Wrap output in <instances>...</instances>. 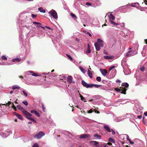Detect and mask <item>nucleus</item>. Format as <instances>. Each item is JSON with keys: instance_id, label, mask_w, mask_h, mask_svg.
Returning a JSON list of instances; mask_svg holds the SVG:
<instances>
[{"instance_id": "obj_1", "label": "nucleus", "mask_w": 147, "mask_h": 147, "mask_svg": "<svg viewBox=\"0 0 147 147\" xmlns=\"http://www.w3.org/2000/svg\"><path fill=\"white\" fill-rule=\"evenodd\" d=\"M103 41L100 39H97V41L94 44L96 50L99 51L100 49V47H103L104 46Z\"/></svg>"}, {"instance_id": "obj_2", "label": "nucleus", "mask_w": 147, "mask_h": 147, "mask_svg": "<svg viewBox=\"0 0 147 147\" xmlns=\"http://www.w3.org/2000/svg\"><path fill=\"white\" fill-rule=\"evenodd\" d=\"M109 18V20L111 23L114 25H119V24L115 23L114 21L112 20L115 19V17L114 16L112 13H108L107 14Z\"/></svg>"}, {"instance_id": "obj_3", "label": "nucleus", "mask_w": 147, "mask_h": 147, "mask_svg": "<svg viewBox=\"0 0 147 147\" xmlns=\"http://www.w3.org/2000/svg\"><path fill=\"white\" fill-rule=\"evenodd\" d=\"M137 53L136 51H129L126 54V56L127 57H129L134 55Z\"/></svg>"}, {"instance_id": "obj_4", "label": "nucleus", "mask_w": 147, "mask_h": 147, "mask_svg": "<svg viewBox=\"0 0 147 147\" xmlns=\"http://www.w3.org/2000/svg\"><path fill=\"white\" fill-rule=\"evenodd\" d=\"M49 13L54 18L56 19H57V14L55 10L52 9L51 10L49 11Z\"/></svg>"}, {"instance_id": "obj_5", "label": "nucleus", "mask_w": 147, "mask_h": 147, "mask_svg": "<svg viewBox=\"0 0 147 147\" xmlns=\"http://www.w3.org/2000/svg\"><path fill=\"white\" fill-rule=\"evenodd\" d=\"M22 112L23 114L25 115V117L28 119L29 120L32 116V115L29 113L26 110H23L22 111Z\"/></svg>"}, {"instance_id": "obj_6", "label": "nucleus", "mask_w": 147, "mask_h": 147, "mask_svg": "<svg viewBox=\"0 0 147 147\" xmlns=\"http://www.w3.org/2000/svg\"><path fill=\"white\" fill-rule=\"evenodd\" d=\"M125 116L129 118L130 121L132 122H133V120H134L135 118H136V116H134V115L130 113H127Z\"/></svg>"}, {"instance_id": "obj_7", "label": "nucleus", "mask_w": 147, "mask_h": 147, "mask_svg": "<svg viewBox=\"0 0 147 147\" xmlns=\"http://www.w3.org/2000/svg\"><path fill=\"white\" fill-rule=\"evenodd\" d=\"M45 135L44 133L42 131H40L36 135L34 136V138L40 139Z\"/></svg>"}, {"instance_id": "obj_8", "label": "nucleus", "mask_w": 147, "mask_h": 147, "mask_svg": "<svg viewBox=\"0 0 147 147\" xmlns=\"http://www.w3.org/2000/svg\"><path fill=\"white\" fill-rule=\"evenodd\" d=\"M114 89L116 91L118 92H121L122 94H125L126 93V91L127 90L125 88H121V89L115 88H114Z\"/></svg>"}, {"instance_id": "obj_9", "label": "nucleus", "mask_w": 147, "mask_h": 147, "mask_svg": "<svg viewBox=\"0 0 147 147\" xmlns=\"http://www.w3.org/2000/svg\"><path fill=\"white\" fill-rule=\"evenodd\" d=\"M37 34H38V37L40 38L43 37L45 36V34L39 28L38 29V32Z\"/></svg>"}, {"instance_id": "obj_10", "label": "nucleus", "mask_w": 147, "mask_h": 147, "mask_svg": "<svg viewBox=\"0 0 147 147\" xmlns=\"http://www.w3.org/2000/svg\"><path fill=\"white\" fill-rule=\"evenodd\" d=\"M30 73L32 74H31V76H33L36 77V76H39L38 75H37L36 74L34 73L33 72V71H29L26 72L25 73V74L26 75L29 76V75H30Z\"/></svg>"}, {"instance_id": "obj_11", "label": "nucleus", "mask_w": 147, "mask_h": 147, "mask_svg": "<svg viewBox=\"0 0 147 147\" xmlns=\"http://www.w3.org/2000/svg\"><path fill=\"white\" fill-rule=\"evenodd\" d=\"M82 85L84 86L86 88H91V84H89L87 83L84 80L82 81Z\"/></svg>"}, {"instance_id": "obj_12", "label": "nucleus", "mask_w": 147, "mask_h": 147, "mask_svg": "<svg viewBox=\"0 0 147 147\" xmlns=\"http://www.w3.org/2000/svg\"><path fill=\"white\" fill-rule=\"evenodd\" d=\"M20 91H19L21 94L23 95H24L25 97H26L28 96V94L27 92L24 90H20Z\"/></svg>"}, {"instance_id": "obj_13", "label": "nucleus", "mask_w": 147, "mask_h": 147, "mask_svg": "<svg viewBox=\"0 0 147 147\" xmlns=\"http://www.w3.org/2000/svg\"><path fill=\"white\" fill-rule=\"evenodd\" d=\"M33 23L37 27L39 28V27H41L43 28V29H44L45 27H42L41 26V24L40 23L35 22H33Z\"/></svg>"}, {"instance_id": "obj_14", "label": "nucleus", "mask_w": 147, "mask_h": 147, "mask_svg": "<svg viewBox=\"0 0 147 147\" xmlns=\"http://www.w3.org/2000/svg\"><path fill=\"white\" fill-rule=\"evenodd\" d=\"M67 81L68 82L69 84H71L73 82H72V78L71 76H69L67 77ZM74 83V82H73Z\"/></svg>"}, {"instance_id": "obj_15", "label": "nucleus", "mask_w": 147, "mask_h": 147, "mask_svg": "<svg viewBox=\"0 0 147 147\" xmlns=\"http://www.w3.org/2000/svg\"><path fill=\"white\" fill-rule=\"evenodd\" d=\"M100 71L102 74L104 76H106V74L107 73V71L105 69H100Z\"/></svg>"}, {"instance_id": "obj_16", "label": "nucleus", "mask_w": 147, "mask_h": 147, "mask_svg": "<svg viewBox=\"0 0 147 147\" xmlns=\"http://www.w3.org/2000/svg\"><path fill=\"white\" fill-rule=\"evenodd\" d=\"M31 113H34V114L38 117H39L40 116V115L39 113L36 111L34 110H32L30 111Z\"/></svg>"}, {"instance_id": "obj_17", "label": "nucleus", "mask_w": 147, "mask_h": 147, "mask_svg": "<svg viewBox=\"0 0 147 147\" xmlns=\"http://www.w3.org/2000/svg\"><path fill=\"white\" fill-rule=\"evenodd\" d=\"M104 127L107 131L108 132L111 131V129L108 125H105L104 126Z\"/></svg>"}, {"instance_id": "obj_18", "label": "nucleus", "mask_w": 147, "mask_h": 147, "mask_svg": "<svg viewBox=\"0 0 147 147\" xmlns=\"http://www.w3.org/2000/svg\"><path fill=\"white\" fill-rule=\"evenodd\" d=\"M134 109L135 110H136L138 111H139L140 110H142L143 109V108L141 107L138 106V107H135L134 108Z\"/></svg>"}, {"instance_id": "obj_19", "label": "nucleus", "mask_w": 147, "mask_h": 147, "mask_svg": "<svg viewBox=\"0 0 147 147\" xmlns=\"http://www.w3.org/2000/svg\"><path fill=\"white\" fill-rule=\"evenodd\" d=\"M90 136L88 134H84L80 136V138L81 139H84L86 138L89 137Z\"/></svg>"}, {"instance_id": "obj_20", "label": "nucleus", "mask_w": 147, "mask_h": 147, "mask_svg": "<svg viewBox=\"0 0 147 147\" xmlns=\"http://www.w3.org/2000/svg\"><path fill=\"white\" fill-rule=\"evenodd\" d=\"M122 119L120 117H117L114 119V121L117 122H120L122 121Z\"/></svg>"}, {"instance_id": "obj_21", "label": "nucleus", "mask_w": 147, "mask_h": 147, "mask_svg": "<svg viewBox=\"0 0 147 147\" xmlns=\"http://www.w3.org/2000/svg\"><path fill=\"white\" fill-rule=\"evenodd\" d=\"M88 76L90 78H92L93 77L91 71L89 70V69H88Z\"/></svg>"}, {"instance_id": "obj_22", "label": "nucleus", "mask_w": 147, "mask_h": 147, "mask_svg": "<svg viewBox=\"0 0 147 147\" xmlns=\"http://www.w3.org/2000/svg\"><path fill=\"white\" fill-rule=\"evenodd\" d=\"M90 144L91 145H97L98 144V142L96 141H92L90 142Z\"/></svg>"}, {"instance_id": "obj_23", "label": "nucleus", "mask_w": 147, "mask_h": 147, "mask_svg": "<svg viewBox=\"0 0 147 147\" xmlns=\"http://www.w3.org/2000/svg\"><path fill=\"white\" fill-rule=\"evenodd\" d=\"M101 86V85H100L91 84V88H92V87L94 86L96 88H98Z\"/></svg>"}, {"instance_id": "obj_24", "label": "nucleus", "mask_w": 147, "mask_h": 147, "mask_svg": "<svg viewBox=\"0 0 147 147\" xmlns=\"http://www.w3.org/2000/svg\"><path fill=\"white\" fill-rule=\"evenodd\" d=\"M38 10L40 12L45 13V10L43 9L42 7H40L38 8Z\"/></svg>"}, {"instance_id": "obj_25", "label": "nucleus", "mask_w": 147, "mask_h": 147, "mask_svg": "<svg viewBox=\"0 0 147 147\" xmlns=\"http://www.w3.org/2000/svg\"><path fill=\"white\" fill-rule=\"evenodd\" d=\"M114 57L113 56H109L107 55H105L104 56V58L106 59H111L113 58Z\"/></svg>"}, {"instance_id": "obj_26", "label": "nucleus", "mask_w": 147, "mask_h": 147, "mask_svg": "<svg viewBox=\"0 0 147 147\" xmlns=\"http://www.w3.org/2000/svg\"><path fill=\"white\" fill-rule=\"evenodd\" d=\"M108 140L110 142H111L113 143H115V140L111 138H109Z\"/></svg>"}, {"instance_id": "obj_27", "label": "nucleus", "mask_w": 147, "mask_h": 147, "mask_svg": "<svg viewBox=\"0 0 147 147\" xmlns=\"http://www.w3.org/2000/svg\"><path fill=\"white\" fill-rule=\"evenodd\" d=\"M122 86H125L127 88L129 86V84L127 83H123L122 84Z\"/></svg>"}, {"instance_id": "obj_28", "label": "nucleus", "mask_w": 147, "mask_h": 147, "mask_svg": "<svg viewBox=\"0 0 147 147\" xmlns=\"http://www.w3.org/2000/svg\"><path fill=\"white\" fill-rule=\"evenodd\" d=\"M94 137H96L97 138L100 139H101V136L100 135H99L98 134H95L94 135Z\"/></svg>"}, {"instance_id": "obj_29", "label": "nucleus", "mask_w": 147, "mask_h": 147, "mask_svg": "<svg viewBox=\"0 0 147 147\" xmlns=\"http://www.w3.org/2000/svg\"><path fill=\"white\" fill-rule=\"evenodd\" d=\"M124 73H125V75H127L128 74H129L131 73V71L129 69L128 70V71H126V70H125V71H124Z\"/></svg>"}, {"instance_id": "obj_30", "label": "nucleus", "mask_w": 147, "mask_h": 147, "mask_svg": "<svg viewBox=\"0 0 147 147\" xmlns=\"http://www.w3.org/2000/svg\"><path fill=\"white\" fill-rule=\"evenodd\" d=\"M11 103L10 101H8V102L7 103L6 102H5V103H4V104H1L2 105H6L7 106H9L11 104Z\"/></svg>"}, {"instance_id": "obj_31", "label": "nucleus", "mask_w": 147, "mask_h": 147, "mask_svg": "<svg viewBox=\"0 0 147 147\" xmlns=\"http://www.w3.org/2000/svg\"><path fill=\"white\" fill-rule=\"evenodd\" d=\"M132 7H138L139 6V4L138 3H135L131 5Z\"/></svg>"}, {"instance_id": "obj_32", "label": "nucleus", "mask_w": 147, "mask_h": 147, "mask_svg": "<svg viewBox=\"0 0 147 147\" xmlns=\"http://www.w3.org/2000/svg\"><path fill=\"white\" fill-rule=\"evenodd\" d=\"M80 69L81 71L84 74H85L86 72L85 69L83 68L82 67H80Z\"/></svg>"}, {"instance_id": "obj_33", "label": "nucleus", "mask_w": 147, "mask_h": 147, "mask_svg": "<svg viewBox=\"0 0 147 147\" xmlns=\"http://www.w3.org/2000/svg\"><path fill=\"white\" fill-rule=\"evenodd\" d=\"M80 97L81 98V100L84 101V102H86L87 101L86 99L84 98L82 96L80 95Z\"/></svg>"}, {"instance_id": "obj_34", "label": "nucleus", "mask_w": 147, "mask_h": 147, "mask_svg": "<svg viewBox=\"0 0 147 147\" xmlns=\"http://www.w3.org/2000/svg\"><path fill=\"white\" fill-rule=\"evenodd\" d=\"M70 15L73 18H74V19H77V17L76 16V15L75 14L73 13H71Z\"/></svg>"}, {"instance_id": "obj_35", "label": "nucleus", "mask_w": 147, "mask_h": 147, "mask_svg": "<svg viewBox=\"0 0 147 147\" xmlns=\"http://www.w3.org/2000/svg\"><path fill=\"white\" fill-rule=\"evenodd\" d=\"M88 48L87 50L86 53H90L91 52V51H90V48H89V44H88Z\"/></svg>"}, {"instance_id": "obj_36", "label": "nucleus", "mask_w": 147, "mask_h": 147, "mask_svg": "<svg viewBox=\"0 0 147 147\" xmlns=\"http://www.w3.org/2000/svg\"><path fill=\"white\" fill-rule=\"evenodd\" d=\"M22 103L26 106H27L28 105V102L26 100L23 101L22 102Z\"/></svg>"}, {"instance_id": "obj_37", "label": "nucleus", "mask_w": 147, "mask_h": 147, "mask_svg": "<svg viewBox=\"0 0 147 147\" xmlns=\"http://www.w3.org/2000/svg\"><path fill=\"white\" fill-rule=\"evenodd\" d=\"M96 80L98 82H100L101 80V78L99 76L97 77L96 78Z\"/></svg>"}, {"instance_id": "obj_38", "label": "nucleus", "mask_w": 147, "mask_h": 147, "mask_svg": "<svg viewBox=\"0 0 147 147\" xmlns=\"http://www.w3.org/2000/svg\"><path fill=\"white\" fill-rule=\"evenodd\" d=\"M66 55L71 61H73V58L70 55Z\"/></svg>"}, {"instance_id": "obj_39", "label": "nucleus", "mask_w": 147, "mask_h": 147, "mask_svg": "<svg viewBox=\"0 0 147 147\" xmlns=\"http://www.w3.org/2000/svg\"><path fill=\"white\" fill-rule=\"evenodd\" d=\"M29 120L34 123H37V122L34 119L32 118H31Z\"/></svg>"}, {"instance_id": "obj_40", "label": "nucleus", "mask_w": 147, "mask_h": 147, "mask_svg": "<svg viewBox=\"0 0 147 147\" xmlns=\"http://www.w3.org/2000/svg\"><path fill=\"white\" fill-rule=\"evenodd\" d=\"M1 58L3 60H6L7 59V58L4 55H3L2 56Z\"/></svg>"}, {"instance_id": "obj_41", "label": "nucleus", "mask_w": 147, "mask_h": 147, "mask_svg": "<svg viewBox=\"0 0 147 147\" xmlns=\"http://www.w3.org/2000/svg\"><path fill=\"white\" fill-rule=\"evenodd\" d=\"M115 67V66L113 65L111 67H110L109 68V71H111L112 70V69H114Z\"/></svg>"}, {"instance_id": "obj_42", "label": "nucleus", "mask_w": 147, "mask_h": 147, "mask_svg": "<svg viewBox=\"0 0 147 147\" xmlns=\"http://www.w3.org/2000/svg\"><path fill=\"white\" fill-rule=\"evenodd\" d=\"M12 61L13 62H18V59L16 58V59H13Z\"/></svg>"}, {"instance_id": "obj_43", "label": "nucleus", "mask_w": 147, "mask_h": 147, "mask_svg": "<svg viewBox=\"0 0 147 147\" xmlns=\"http://www.w3.org/2000/svg\"><path fill=\"white\" fill-rule=\"evenodd\" d=\"M84 32H85V33H86V34L89 35V36H90V37L92 36V35L88 32H87L86 31H84Z\"/></svg>"}, {"instance_id": "obj_44", "label": "nucleus", "mask_w": 147, "mask_h": 147, "mask_svg": "<svg viewBox=\"0 0 147 147\" xmlns=\"http://www.w3.org/2000/svg\"><path fill=\"white\" fill-rule=\"evenodd\" d=\"M42 109L44 112H45V108L44 107V106L43 104H42Z\"/></svg>"}, {"instance_id": "obj_45", "label": "nucleus", "mask_w": 147, "mask_h": 147, "mask_svg": "<svg viewBox=\"0 0 147 147\" xmlns=\"http://www.w3.org/2000/svg\"><path fill=\"white\" fill-rule=\"evenodd\" d=\"M32 147H39L38 144L36 143H35L33 145Z\"/></svg>"}, {"instance_id": "obj_46", "label": "nucleus", "mask_w": 147, "mask_h": 147, "mask_svg": "<svg viewBox=\"0 0 147 147\" xmlns=\"http://www.w3.org/2000/svg\"><path fill=\"white\" fill-rule=\"evenodd\" d=\"M12 88L13 90H14L16 88L18 89V87L16 86H14L12 87Z\"/></svg>"}, {"instance_id": "obj_47", "label": "nucleus", "mask_w": 147, "mask_h": 147, "mask_svg": "<svg viewBox=\"0 0 147 147\" xmlns=\"http://www.w3.org/2000/svg\"><path fill=\"white\" fill-rule=\"evenodd\" d=\"M19 110H22L23 111V110H24L23 108L21 107V106H20L19 105Z\"/></svg>"}, {"instance_id": "obj_48", "label": "nucleus", "mask_w": 147, "mask_h": 147, "mask_svg": "<svg viewBox=\"0 0 147 147\" xmlns=\"http://www.w3.org/2000/svg\"><path fill=\"white\" fill-rule=\"evenodd\" d=\"M140 70L141 71H144V70H145V68L144 67H140Z\"/></svg>"}, {"instance_id": "obj_49", "label": "nucleus", "mask_w": 147, "mask_h": 147, "mask_svg": "<svg viewBox=\"0 0 147 147\" xmlns=\"http://www.w3.org/2000/svg\"><path fill=\"white\" fill-rule=\"evenodd\" d=\"M107 145L105 144H103L101 145L100 147H107Z\"/></svg>"}, {"instance_id": "obj_50", "label": "nucleus", "mask_w": 147, "mask_h": 147, "mask_svg": "<svg viewBox=\"0 0 147 147\" xmlns=\"http://www.w3.org/2000/svg\"><path fill=\"white\" fill-rule=\"evenodd\" d=\"M12 107H13V109L16 111V108L14 105L13 104V103L12 104Z\"/></svg>"}, {"instance_id": "obj_51", "label": "nucleus", "mask_w": 147, "mask_h": 147, "mask_svg": "<svg viewBox=\"0 0 147 147\" xmlns=\"http://www.w3.org/2000/svg\"><path fill=\"white\" fill-rule=\"evenodd\" d=\"M31 16H32V17L33 18H36V15H34V14H31Z\"/></svg>"}, {"instance_id": "obj_52", "label": "nucleus", "mask_w": 147, "mask_h": 147, "mask_svg": "<svg viewBox=\"0 0 147 147\" xmlns=\"http://www.w3.org/2000/svg\"><path fill=\"white\" fill-rule=\"evenodd\" d=\"M93 111L92 109H91L88 111V113H92L93 112Z\"/></svg>"}, {"instance_id": "obj_53", "label": "nucleus", "mask_w": 147, "mask_h": 147, "mask_svg": "<svg viewBox=\"0 0 147 147\" xmlns=\"http://www.w3.org/2000/svg\"><path fill=\"white\" fill-rule=\"evenodd\" d=\"M13 114L18 118V113L16 112H13Z\"/></svg>"}, {"instance_id": "obj_54", "label": "nucleus", "mask_w": 147, "mask_h": 147, "mask_svg": "<svg viewBox=\"0 0 147 147\" xmlns=\"http://www.w3.org/2000/svg\"><path fill=\"white\" fill-rule=\"evenodd\" d=\"M86 5H88V6H91L92 5L91 4L89 3V2H87V3H86Z\"/></svg>"}, {"instance_id": "obj_55", "label": "nucleus", "mask_w": 147, "mask_h": 147, "mask_svg": "<svg viewBox=\"0 0 147 147\" xmlns=\"http://www.w3.org/2000/svg\"><path fill=\"white\" fill-rule=\"evenodd\" d=\"M19 119H23V118L22 117V116L20 115H19Z\"/></svg>"}, {"instance_id": "obj_56", "label": "nucleus", "mask_w": 147, "mask_h": 147, "mask_svg": "<svg viewBox=\"0 0 147 147\" xmlns=\"http://www.w3.org/2000/svg\"><path fill=\"white\" fill-rule=\"evenodd\" d=\"M127 140H128L129 141H130V140L129 138V136L127 135Z\"/></svg>"}, {"instance_id": "obj_57", "label": "nucleus", "mask_w": 147, "mask_h": 147, "mask_svg": "<svg viewBox=\"0 0 147 147\" xmlns=\"http://www.w3.org/2000/svg\"><path fill=\"white\" fill-rule=\"evenodd\" d=\"M120 25L121 27H123L125 26V24L124 23H122Z\"/></svg>"}, {"instance_id": "obj_58", "label": "nucleus", "mask_w": 147, "mask_h": 147, "mask_svg": "<svg viewBox=\"0 0 147 147\" xmlns=\"http://www.w3.org/2000/svg\"><path fill=\"white\" fill-rule=\"evenodd\" d=\"M142 118V115H139L137 116V118L139 119H141Z\"/></svg>"}, {"instance_id": "obj_59", "label": "nucleus", "mask_w": 147, "mask_h": 147, "mask_svg": "<svg viewBox=\"0 0 147 147\" xmlns=\"http://www.w3.org/2000/svg\"><path fill=\"white\" fill-rule=\"evenodd\" d=\"M111 131L112 132V134H115V132L113 129H111Z\"/></svg>"}, {"instance_id": "obj_60", "label": "nucleus", "mask_w": 147, "mask_h": 147, "mask_svg": "<svg viewBox=\"0 0 147 147\" xmlns=\"http://www.w3.org/2000/svg\"><path fill=\"white\" fill-rule=\"evenodd\" d=\"M129 143L130 144L132 145L134 144V142H131V140L130 141H129Z\"/></svg>"}, {"instance_id": "obj_61", "label": "nucleus", "mask_w": 147, "mask_h": 147, "mask_svg": "<svg viewBox=\"0 0 147 147\" xmlns=\"http://www.w3.org/2000/svg\"><path fill=\"white\" fill-rule=\"evenodd\" d=\"M104 105L105 106L108 107L110 105V104H106L105 103H104Z\"/></svg>"}, {"instance_id": "obj_62", "label": "nucleus", "mask_w": 147, "mask_h": 147, "mask_svg": "<svg viewBox=\"0 0 147 147\" xmlns=\"http://www.w3.org/2000/svg\"><path fill=\"white\" fill-rule=\"evenodd\" d=\"M95 112L96 113H100V112L99 111H98L97 110H95Z\"/></svg>"}, {"instance_id": "obj_63", "label": "nucleus", "mask_w": 147, "mask_h": 147, "mask_svg": "<svg viewBox=\"0 0 147 147\" xmlns=\"http://www.w3.org/2000/svg\"><path fill=\"white\" fill-rule=\"evenodd\" d=\"M144 115L146 116H147V112H145L144 113Z\"/></svg>"}, {"instance_id": "obj_64", "label": "nucleus", "mask_w": 147, "mask_h": 147, "mask_svg": "<svg viewBox=\"0 0 147 147\" xmlns=\"http://www.w3.org/2000/svg\"><path fill=\"white\" fill-rule=\"evenodd\" d=\"M144 1L145 3L147 5V1L146 0H144Z\"/></svg>"}]
</instances>
